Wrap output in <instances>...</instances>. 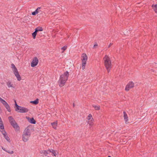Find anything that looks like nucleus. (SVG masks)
I'll return each mask as SVG.
<instances>
[{
    "label": "nucleus",
    "mask_w": 157,
    "mask_h": 157,
    "mask_svg": "<svg viewBox=\"0 0 157 157\" xmlns=\"http://www.w3.org/2000/svg\"><path fill=\"white\" fill-rule=\"evenodd\" d=\"M69 75V72L68 71H66L60 76L58 81V83L60 87H62L64 85L68 79Z\"/></svg>",
    "instance_id": "f257e3e1"
},
{
    "label": "nucleus",
    "mask_w": 157,
    "mask_h": 157,
    "mask_svg": "<svg viewBox=\"0 0 157 157\" xmlns=\"http://www.w3.org/2000/svg\"><path fill=\"white\" fill-rule=\"evenodd\" d=\"M105 67L108 72H109L111 68V62L110 59L107 56L105 55L103 58Z\"/></svg>",
    "instance_id": "f03ea898"
},
{
    "label": "nucleus",
    "mask_w": 157,
    "mask_h": 157,
    "mask_svg": "<svg viewBox=\"0 0 157 157\" xmlns=\"http://www.w3.org/2000/svg\"><path fill=\"white\" fill-rule=\"evenodd\" d=\"M15 110L20 113H26L28 112L29 109L27 108L20 106L17 105L16 101L15 100Z\"/></svg>",
    "instance_id": "7ed1b4c3"
},
{
    "label": "nucleus",
    "mask_w": 157,
    "mask_h": 157,
    "mask_svg": "<svg viewBox=\"0 0 157 157\" xmlns=\"http://www.w3.org/2000/svg\"><path fill=\"white\" fill-rule=\"evenodd\" d=\"M8 119L10 124L15 129L18 130L19 127L13 117L12 116L9 117Z\"/></svg>",
    "instance_id": "20e7f679"
},
{
    "label": "nucleus",
    "mask_w": 157,
    "mask_h": 157,
    "mask_svg": "<svg viewBox=\"0 0 157 157\" xmlns=\"http://www.w3.org/2000/svg\"><path fill=\"white\" fill-rule=\"evenodd\" d=\"M38 59L36 57H34L31 63V66L32 67H34L36 66L38 63Z\"/></svg>",
    "instance_id": "39448f33"
},
{
    "label": "nucleus",
    "mask_w": 157,
    "mask_h": 157,
    "mask_svg": "<svg viewBox=\"0 0 157 157\" xmlns=\"http://www.w3.org/2000/svg\"><path fill=\"white\" fill-rule=\"evenodd\" d=\"M134 84L132 82H130L126 86L125 88V90L128 91L134 87Z\"/></svg>",
    "instance_id": "423d86ee"
},
{
    "label": "nucleus",
    "mask_w": 157,
    "mask_h": 157,
    "mask_svg": "<svg viewBox=\"0 0 157 157\" xmlns=\"http://www.w3.org/2000/svg\"><path fill=\"white\" fill-rule=\"evenodd\" d=\"M28 121L31 124H35L36 123V121L33 117L30 118L29 117H26Z\"/></svg>",
    "instance_id": "0eeeda50"
},
{
    "label": "nucleus",
    "mask_w": 157,
    "mask_h": 157,
    "mask_svg": "<svg viewBox=\"0 0 157 157\" xmlns=\"http://www.w3.org/2000/svg\"><path fill=\"white\" fill-rule=\"evenodd\" d=\"M23 134L25 136H30V130L28 128H26L24 131Z\"/></svg>",
    "instance_id": "6e6552de"
},
{
    "label": "nucleus",
    "mask_w": 157,
    "mask_h": 157,
    "mask_svg": "<svg viewBox=\"0 0 157 157\" xmlns=\"http://www.w3.org/2000/svg\"><path fill=\"white\" fill-rule=\"evenodd\" d=\"M2 134L3 135L4 138L5 139L9 142H10V138L6 134V132H5L3 133V132L1 131Z\"/></svg>",
    "instance_id": "1a4fd4ad"
},
{
    "label": "nucleus",
    "mask_w": 157,
    "mask_h": 157,
    "mask_svg": "<svg viewBox=\"0 0 157 157\" xmlns=\"http://www.w3.org/2000/svg\"><path fill=\"white\" fill-rule=\"evenodd\" d=\"M50 149H48L47 151V150H42L40 152L41 153H43L44 155L45 156H47L48 157H49V156H48V155L50 153Z\"/></svg>",
    "instance_id": "9d476101"
},
{
    "label": "nucleus",
    "mask_w": 157,
    "mask_h": 157,
    "mask_svg": "<svg viewBox=\"0 0 157 157\" xmlns=\"http://www.w3.org/2000/svg\"><path fill=\"white\" fill-rule=\"evenodd\" d=\"M14 73L15 76L17 77V80L19 81H20L21 80V78L19 74L18 71H16L14 72Z\"/></svg>",
    "instance_id": "9b49d317"
},
{
    "label": "nucleus",
    "mask_w": 157,
    "mask_h": 157,
    "mask_svg": "<svg viewBox=\"0 0 157 157\" xmlns=\"http://www.w3.org/2000/svg\"><path fill=\"white\" fill-rule=\"evenodd\" d=\"M91 119H93V118L92 117V116L91 114H89L88 116V120H90V121H88V123L90 126H92V122H91L92 120Z\"/></svg>",
    "instance_id": "f8f14e48"
},
{
    "label": "nucleus",
    "mask_w": 157,
    "mask_h": 157,
    "mask_svg": "<svg viewBox=\"0 0 157 157\" xmlns=\"http://www.w3.org/2000/svg\"><path fill=\"white\" fill-rule=\"evenodd\" d=\"M123 114L124 120L125 121V123H127V122H128V117L127 114L125 112H123Z\"/></svg>",
    "instance_id": "ddd939ff"
},
{
    "label": "nucleus",
    "mask_w": 157,
    "mask_h": 157,
    "mask_svg": "<svg viewBox=\"0 0 157 157\" xmlns=\"http://www.w3.org/2000/svg\"><path fill=\"white\" fill-rule=\"evenodd\" d=\"M50 153H52V155L54 156H56V155L57 154L58 152L52 149H50Z\"/></svg>",
    "instance_id": "4468645a"
},
{
    "label": "nucleus",
    "mask_w": 157,
    "mask_h": 157,
    "mask_svg": "<svg viewBox=\"0 0 157 157\" xmlns=\"http://www.w3.org/2000/svg\"><path fill=\"white\" fill-rule=\"evenodd\" d=\"M29 137L28 136L22 135V140L24 142L27 141L28 140Z\"/></svg>",
    "instance_id": "2eb2a0df"
},
{
    "label": "nucleus",
    "mask_w": 157,
    "mask_h": 157,
    "mask_svg": "<svg viewBox=\"0 0 157 157\" xmlns=\"http://www.w3.org/2000/svg\"><path fill=\"white\" fill-rule=\"evenodd\" d=\"M40 9V7H38L37 9L33 12H32V14L33 15H35L39 13L38 10Z\"/></svg>",
    "instance_id": "dca6fc26"
},
{
    "label": "nucleus",
    "mask_w": 157,
    "mask_h": 157,
    "mask_svg": "<svg viewBox=\"0 0 157 157\" xmlns=\"http://www.w3.org/2000/svg\"><path fill=\"white\" fill-rule=\"evenodd\" d=\"M35 30L36 31L37 33L39 31H42L43 30V28L40 27L39 26L36 27L35 29Z\"/></svg>",
    "instance_id": "f3484780"
},
{
    "label": "nucleus",
    "mask_w": 157,
    "mask_h": 157,
    "mask_svg": "<svg viewBox=\"0 0 157 157\" xmlns=\"http://www.w3.org/2000/svg\"><path fill=\"white\" fill-rule=\"evenodd\" d=\"M87 59V56L85 54H83L82 56V61H86Z\"/></svg>",
    "instance_id": "a211bd4d"
},
{
    "label": "nucleus",
    "mask_w": 157,
    "mask_h": 157,
    "mask_svg": "<svg viewBox=\"0 0 157 157\" xmlns=\"http://www.w3.org/2000/svg\"><path fill=\"white\" fill-rule=\"evenodd\" d=\"M11 68L13 69V72L18 71L17 68L13 63L11 64Z\"/></svg>",
    "instance_id": "6ab92c4d"
},
{
    "label": "nucleus",
    "mask_w": 157,
    "mask_h": 157,
    "mask_svg": "<svg viewBox=\"0 0 157 157\" xmlns=\"http://www.w3.org/2000/svg\"><path fill=\"white\" fill-rule=\"evenodd\" d=\"M30 103L35 105H37L39 103V99L38 98H37L35 100L33 101H31L30 102Z\"/></svg>",
    "instance_id": "aec40b11"
},
{
    "label": "nucleus",
    "mask_w": 157,
    "mask_h": 157,
    "mask_svg": "<svg viewBox=\"0 0 157 157\" xmlns=\"http://www.w3.org/2000/svg\"><path fill=\"white\" fill-rule=\"evenodd\" d=\"M51 125H52V127L55 129H56V126L57 125V123L56 122H54L51 123Z\"/></svg>",
    "instance_id": "412c9836"
},
{
    "label": "nucleus",
    "mask_w": 157,
    "mask_h": 157,
    "mask_svg": "<svg viewBox=\"0 0 157 157\" xmlns=\"http://www.w3.org/2000/svg\"><path fill=\"white\" fill-rule=\"evenodd\" d=\"M4 106L9 112H11L10 107L8 104H6V105Z\"/></svg>",
    "instance_id": "4be33fe9"
},
{
    "label": "nucleus",
    "mask_w": 157,
    "mask_h": 157,
    "mask_svg": "<svg viewBox=\"0 0 157 157\" xmlns=\"http://www.w3.org/2000/svg\"><path fill=\"white\" fill-rule=\"evenodd\" d=\"M37 32L35 30V31L32 33V36L33 39H35L37 34Z\"/></svg>",
    "instance_id": "5701e85b"
},
{
    "label": "nucleus",
    "mask_w": 157,
    "mask_h": 157,
    "mask_svg": "<svg viewBox=\"0 0 157 157\" xmlns=\"http://www.w3.org/2000/svg\"><path fill=\"white\" fill-rule=\"evenodd\" d=\"M4 127L3 122L0 123V129L3 130H4Z\"/></svg>",
    "instance_id": "b1692460"
},
{
    "label": "nucleus",
    "mask_w": 157,
    "mask_h": 157,
    "mask_svg": "<svg viewBox=\"0 0 157 157\" xmlns=\"http://www.w3.org/2000/svg\"><path fill=\"white\" fill-rule=\"evenodd\" d=\"M7 85L8 87H13V84H11V82L10 81H8L7 83Z\"/></svg>",
    "instance_id": "393cba45"
},
{
    "label": "nucleus",
    "mask_w": 157,
    "mask_h": 157,
    "mask_svg": "<svg viewBox=\"0 0 157 157\" xmlns=\"http://www.w3.org/2000/svg\"><path fill=\"white\" fill-rule=\"evenodd\" d=\"M154 6V10L155 11V12H157V4H155V5H154V4H153L152 6V7Z\"/></svg>",
    "instance_id": "a878e982"
},
{
    "label": "nucleus",
    "mask_w": 157,
    "mask_h": 157,
    "mask_svg": "<svg viewBox=\"0 0 157 157\" xmlns=\"http://www.w3.org/2000/svg\"><path fill=\"white\" fill-rule=\"evenodd\" d=\"M93 107L96 110H99L100 109V106H99L94 105L93 106Z\"/></svg>",
    "instance_id": "bb28decb"
},
{
    "label": "nucleus",
    "mask_w": 157,
    "mask_h": 157,
    "mask_svg": "<svg viewBox=\"0 0 157 157\" xmlns=\"http://www.w3.org/2000/svg\"><path fill=\"white\" fill-rule=\"evenodd\" d=\"M4 105V106L5 105H6L8 103L6 102V101L4 100H3L1 102Z\"/></svg>",
    "instance_id": "cd10ccee"
},
{
    "label": "nucleus",
    "mask_w": 157,
    "mask_h": 157,
    "mask_svg": "<svg viewBox=\"0 0 157 157\" xmlns=\"http://www.w3.org/2000/svg\"><path fill=\"white\" fill-rule=\"evenodd\" d=\"M4 105V106L5 105H6L8 103L6 102V101L4 100H3L1 102Z\"/></svg>",
    "instance_id": "c85d7f7f"
},
{
    "label": "nucleus",
    "mask_w": 157,
    "mask_h": 157,
    "mask_svg": "<svg viewBox=\"0 0 157 157\" xmlns=\"http://www.w3.org/2000/svg\"><path fill=\"white\" fill-rule=\"evenodd\" d=\"M67 48V46H64L61 48V50L63 51V52L65 51Z\"/></svg>",
    "instance_id": "c756f323"
},
{
    "label": "nucleus",
    "mask_w": 157,
    "mask_h": 157,
    "mask_svg": "<svg viewBox=\"0 0 157 157\" xmlns=\"http://www.w3.org/2000/svg\"><path fill=\"white\" fill-rule=\"evenodd\" d=\"M6 151L7 152L10 154H12L13 153V151H10L9 150H7V151Z\"/></svg>",
    "instance_id": "7c9ffc66"
},
{
    "label": "nucleus",
    "mask_w": 157,
    "mask_h": 157,
    "mask_svg": "<svg viewBox=\"0 0 157 157\" xmlns=\"http://www.w3.org/2000/svg\"><path fill=\"white\" fill-rule=\"evenodd\" d=\"M86 64V61H82V65L83 66H85Z\"/></svg>",
    "instance_id": "2f4dec72"
},
{
    "label": "nucleus",
    "mask_w": 157,
    "mask_h": 157,
    "mask_svg": "<svg viewBox=\"0 0 157 157\" xmlns=\"http://www.w3.org/2000/svg\"><path fill=\"white\" fill-rule=\"evenodd\" d=\"M98 46V44H94V48H96Z\"/></svg>",
    "instance_id": "473e14b6"
},
{
    "label": "nucleus",
    "mask_w": 157,
    "mask_h": 157,
    "mask_svg": "<svg viewBox=\"0 0 157 157\" xmlns=\"http://www.w3.org/2000/svg\"><path fill=\"white\" fill-rule=\"evenodd\" d=\"M85 66L82 65V69L83 70L85 68Z\"/></svg>",
    "instance_id": "72a5a7b5"
},
{
    "label": "nucleus",
    "mask_w": 157,
    "mask_h": 157,
    "mask_svg": "<svg viewBox=\"0 0 157 157\" xmlns=\"http://www.w3.org/2000/svg\"><path fill=\"white\" fill-rule=\"evenodd\" d=\"M2 120L1 118L0 117V123H1V122L2 123Z\"/></svg>",
    "instance_id": "f704fd0d"
},
{
    "label": "nucleus",
    "mask_w": 157,
    "mask_h": 157,
    "mask_svg": "<svg viewBox=\"0 0 157 157\" xmlns=\"http://www.w3.org/2000/svg\"><path fill=\"white\" fill-rule=\"evenodd\" d=\"M3 100V99H2V98L0 97V101H1V102Z\"/></svg>",
    "instance_id": "c9c22d12"
},
{
    "label": "nucleus",
    "mask_w": 157,
    "mask_h": 157,
    "mask_svg": "<svg viewBox=\"0 0 157 157\" xmlns=\"http://www.w3.org/2000/svg\"><path fill=\"white\" fill-rule=\"evenodd\" d=\"M1 131H2L3 133L5 132H6L4 128V130H1Z\"/></svg>",
    "instance_id": "e433bc0d"
},
{
    "label": "nucleus",
    "mask_w": 157,
    "mask_h": 157,
    "mask_svg": "<svg viewBox=\"0 0 157 157\" xmlns=\"http://www.w3.org/2000/svg\"><path fill=\"white\" fill-rule=\"evenodd\" d=\"M112 44H112V43H110V44H109V47H110L111 45H112Z\"/></svg>",
    "instance_id": "4c0bfd02"
},
{
    "label": "nucleus",
    "mask_w": 157,
    "mask_h": 157,
    "mask_svg": "<svg viewBox=\"0 0 157 157\" xmlns=\"http://www.w3.org/2000/svg\"><path fill=\"white\" fill-rule=\"evenodd\" d=\"M2 148V149H3L4 151H7L6 150H5V148L3 149V147Z\"/></svg>",
    "instance_id": "58836bf2"
},
{
    "label": "nucleus",
    "mask_w": 157,
    "mask_h": 157,
    "mask_svg": "<svg viewBox=\"0 0 157 157\" xmlns=\"http://www.w3.org/2000/svg\"><path fill=\"white\" fill-rule=\"evenodd\" d=\"M75 105V104L73 103V107H74Z\"/></svg>",
    "instance_id": "ea45409f"
},
{
    "label": "nucleus",
    "mask_w": 157,
    "mask_h": 157,
    "mask_svg": "<svg viewBox=\"0 0 157 157\" xmlns=\"http://www.w3.org/2000/svg\"><path fill=\"white\" fill-rule=\"evenodd\" d=\"M108 157H111V156H110L109 155L108 156Z\"/></svg>",
    "instance_id": "a19ab883"
},
{
    "label": "nucleus",
    "mask_w": 157,
    "mask_h": 157,
    "mask_svg": "<svg viewBox=\"0 0 157 157\" xmlns=\"http://www.w3.org/2000/svg\"><path fill=\"white\" fill-rule=\"evenodd\" d=\"M156 13H157V12H156Z\"/></svg>",
    "instance_id": "79ce46f5"
}]
</instances>
